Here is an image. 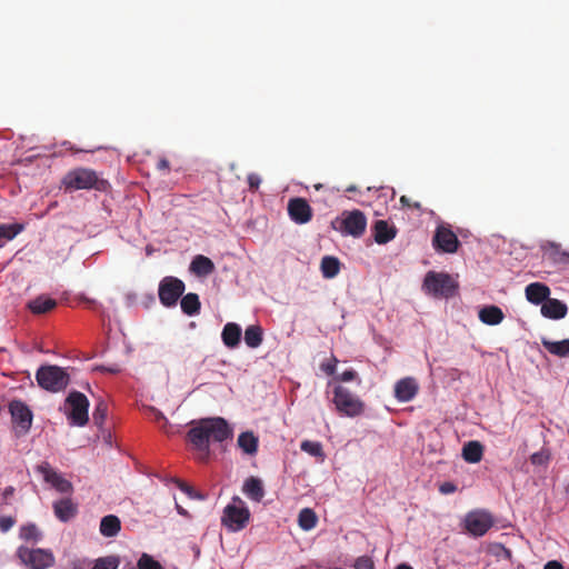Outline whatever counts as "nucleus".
I'll list each match as a JSON object with an SVG mask.
<instances>
[{
  "label": "nucleus",
  "instance_id": "obj_1",
  "mask_svg": "<svg viewBox=\"0 0 569 569\" xmlns=\"http://www.w3.org/2000/svg\"><path fill=\"white\" fill-rule=\"evenodd\" d=\"M231 437L232 429L229 423L220 417L193 421L187 433L188 440L200 453L201 460L208 459L210 455V443H222Z\"/></svg>",
  "mask_w": 569,
  "mask_h": 569
},
{
  "label": "nucleus",
  "instance_id": "obj_2",
  "mask_svg": "<svg viewBox=\"0 0 569 569\" xmlns=\"http://www.w3.org/2000/svg\"><path fill=\"white\" fill-rule=\"evenodd\" d=\"M61 184L66 191H77L83 189H96L99 191H104L109 186L108 181L101 179L94 170L82 167L68 171L63 176Z\"/></svg>",
  "mask_w": 569,
  "mask_h": 569
},
{
  "label": "nucleus",
  "instance_id": "obj_3",
  "mask_svg": "<svg viewBox=\"0 0 569 569\" xmlns=\"http://www.w3.org/2000/svg\"><path fill=\"white\" fill-rule=\"evenodd\" d=\"M332 392V403L340 416L356 418L363 415L366 403L348 388L338 385Z\"/></svg>",
  "mask_w": 569,
  "mask_h": 569
},
{
  "label": "nucleus",
  "instance_id": "obj_4",
  "mask_svg": "<svg viewBox=\"0 0 569 569\" xmlns=\"http://www.w3.org/2000/svg\"><path fill=\"white\" fill-rule=\"evenodd\" d=\"M422 289L436 298H450L457 293L458 282L446 272H427Z\"/></svg>",
  "mask_w": 569,
  "mask_h": 569
},
{
  "label": "nucleus",
  "instance_id": "obj_5",
  "mask_svg": "<svg viewBox=\"0 0 569 569\" xmlns=\"http://www.w3.org/2000/svg\"><path fill=\"white\" fill-rule=\"evenodd\" d=\"M36 380L40 388L56 393L67 388L70 377L67 371L59 366L44 365L37 370Z\"/></svg>",
  "mask_w": 569,
  "mask_h": 569
},
{
  "label": "nucleus",
  "instance_id": "obj_6",
  "mask_svg": "<svg viewBox=\"0 0 569 569\" xmlns=\"http://www.w3.org/2000/svg\"><path fill=\"white\" fill-rule=\"evenodd\" d=\"M250 519V511L244 501L239 497H233L232 501L223 509L221 523L231 531L242 530Z\"/></svg>",
  "mask_w": 569,
  "mask_h": 569
},
{
  "label": "nucleus",
  "instance_id": "obj_7",
  "mask_svg": "<svg viewBox=\"0 0 569 569\" xmlns=\"http://www.w3.org/2000/svg\"><path fill=\"white\" fill-rule=\"evenodd\" d=\"M332 227L345 236L359 238L366 231L367 219L360 210L345 211L341 219L332 222Z\"/></svg>",
  "mask_w": 569,
  "mask_h": 569
},
{
  "label": "nucleus",
  "instance_id": "obj_8",
  "mask_svg": "<svg viewBox=\"0 0 569 569\" xmlns=\"http://www.w3.org/2000/svg\"><path fill=\"white\" fill-rule=\"evenodd\" d=\"M67 417L70 425L83 427L89 421V400L79 391H71L66 398Z\"/></svg>",
  "mask_w": 569,
  "mask_h": 569
},
{
  "label": "nucleus",
  "instance_id": "obj_9",
  "mask_svg": "<svg viewBox=\"0 0 569 569\" xmlns=\"http://www.w3.org/2000/svg\"><path fill=\"white\" fill-rule=\"evenodd\" d=\"M465 529L473 537L485 536L495 525V518L491 512L485 509L469 511L463 520Z\"/></svg>",
  "mask_w": 569,
  "mask_h": 569
},
{
  "label": "nucleus",
  "instance_id": "obj_10",
  "mask_svg": "<svg viewBox=\"0 0 569 569\" xmlns=\"http://www.w3.org/2000/svg\"><path fill=\"white\" fill-rule=\"evenodd\" d=\"M17 556L23 565L32 569H48L54 565V556L50 550L20 547Z\"/></svg>",
  "mask_w": 569,
  "mask_h": 569
},
{
  "label": "nucleus",
  "instance_id": "obj_11",
  "mask_svg": "<svg viewBox=\"0 0 569 569\" xmlns=\"http://www.w3.org/2000/svg\"><path fill=\"white\" fill-rule=\"evenodd\" d=\"M184 291L182 280L174 277H164L159 284V299L164 307L176 306L178 299Z\"/></svg>",
  "mask_w": 569,
  "mask_h": 569
},
{
  "label": "nucleus",
  "instance_id": "obj_12",
  "mask_svg": "<svg viewBox=\"0 0 569 569\" xmlns=\"http://www.w3.org/2000/svg\"><path fill=\"white\" fill-rule=\"evenodd\" d=\"M37 471L41 473L44 481L50 483L57 491L61 493L72 492V483L58 473L49 462H42L37 466Z\"/></svg>",
  "mask_w": 569,
  "mask_h": 569
},
{
  "label": "nucleus",
  "instance_id": "obj_13",
  "mask_svg": "<svg viewBox=\"0 0 569 569\" xmlns=\"http://www.w3.org/2000/svg\"><path fill=\"white\" fill-rule=\"evenodd\" d=\"M287 209L290 219L297 224H306L313 217L312 208L305 198H291Z\"/></svg>",
  "mask_w": 569,
  "mask_h": 569
},
{
  "label": "nucleus",
  "instance_id": "obj_14",
  "mask_svg": "<svg viewBox=\"0 0 569 569\" xmlns=\"http://www.w3.org/2000/svg\"><path fill=\"white\" fill-rule=\"evenodd\" d=\"M9 411L12 417V421L21 429L23 432H28L32 425V411L30 408L21 400H12L9 403Z\"/></svg>",
  "mask_w": 569,
  "mask_h": 569
},
{
  "label": "nucleus",
  "instance_id": "obj_15",
  "mask_svg": "<svg viewBox=\"0 0 569 569\" xmlns=\"http://www.w3.org/2000/svg\"><path fill=\"white\" fill-rule=\"evenodd\" d=\"M433 244L438 250L447 253H455L457 252L460 242L451 229L440 226L437 228L433 236Z\"/></svg>",
  "mask_w": 569,
  "mask_h": 569
},
{
  "label": "nucleus",
  "instance_id": "obj_16",
  "mask_svg": "<svg viewBox=\"0 0 569 569\" xmlns=\"http://www.w3.org/2000/svg\"><path fill=\"white\" fill-rule=\"evenodd\" d=\"M542 259L552 264H567L569 252L563 250L559 243L547 241L541 244Z\"/></svg>",
  "mask_w": 569,
  "mask_h": 569
},
{
  "label": "nucleus",
  "instance_id": "obj_17",
  "mask_svg": "<svg viewBox=\"0 0 569 569\" xmlns=\"http://www.w3.org/2000/svg\"><path fill=\"white\" fill-rule=\"evenodd\" d=\"M419 385L412 377L400 379L395 385V397L400 402L411 401L418 393Z\"/></svg>",
  "mask_w": 569,
  "mask_h": 569
},
{
  "label": "nucleus",
  "instance_id": "obj_18",
  "mask_svg": "<svg viewBox=\"0 0 569 569\" xmlns=\"http://www.w3.org/2000/svg\"><path fill=\"white\" fill-rule=\"evenodd\" d=\"M567 312V306L558 299L548 298L541 306V315L549 319H562Z\"/></svg>",
  "mask_w": 569,
  "mask_h": 569
},
{
  "label": "nucleus",
  "instance_id": "obj_19",
  "mask_svg": "<svg viewBox=\"0 0 569 569\" xmlns=\"http://www.w3.org/2000/svg\"><path fill=\"white\" fill-rule=\"evenodd\" d=\"M526 298L529 302L539 305L543 303L550 295L548 286L541 282H532L526 287Z\"/></svg>",
  "mask_w": 569,
  "mask_h": 569
},
{
  "label": "nucleus",
  "instance_id": "obj_20",
  "mask_svg": "<svg viewBox=\"0 0 569 569\" xmlns=\"http://www.w3.org/2000/svg\"><path fill=\"white\" fill-rule=\"evenodd\" d=\"M242 492L252 501L260 502L264 497V488L261 479L249 477L244 480Z\"/></svg>",
  "mask_w": 569,
  "mask_h": 569
},
{
  "label": "nucleus",
  "instance_id": "obj_21",
  "mask_svg": "<svg viewBox=\"0 0 569 569\" xmlns=\"http://www.w3.org/2000/svg\"><path fill=\"white\" fill-rule=\"evenodd\" d=\"M372 231L375 241L379 244L388 243L395 239L397 234V229L395 227H390L385 220L376 221Z\"/></svg>",
  "mask_w": 569,
  "mask_h": 569
},
{
  "label": "nucleus",
  "instance_id": "obj_22",
  "mask_svg": "<svg viewBox=\"0 0 569 569\" xmlns=\"http://www.w3.org/2000/svg\"><path fill=\"white\" fill-rule=\"evenodd\" d=\"M53 510L59 520L67 522L76 516L77 506L71 501V499L64 498L53 503Z\"/></svg>",
  "mask_w": 569,
  "mask_h": 569
},
{
  "label": "nucleus",
  "instance_id": "obj_23",
  "mask_svg": "<svg viewBox=\"0 0 569 569\" xmlns=\"http://www.w3.org/2000/svg\"><path fill=\"white\" fill-rule=\"evenodd\" d=\"M221 338L224 346L231 349L236 348L240 343L241 339L240 326L234 322H228L222 329Z\"/></svg>",
  "mask_w": 569,
  "mask_h": 569
},
{
  "label": "nucleus",
  "instance_id": "obj_24",
  "mask_svg": "<svg viewBox=\"0 0 569 569\" xmlns=\"http://www.w3.org/2000/svg\"><path fill=\"white\" fill-rule=\"evenodd\" d=\"M483 457V446L479 441H469L463 445L462 458L469 463H478Z\"/></svg>",
  "mask_w": 569,
  "mask_h": 569
},
{
  "label": "nucleus",
  "instance_id": "obj_25",
  "mask_svg": "<svg viewBox=\"0 0 569 569\" xmlns=\"http://www.w3.org/2000/svg\"><path fill=\"white\" fill-rule=\"evenodd\" d=\"M503 318L502 310L497 306H487L479 311L480 321L489 326L499 325Z\"/></svg>",
  "mask_w": 569,
  "mask_h": 569
},
{
  "label": "nucleus",
  "instance_id": "obj_26",
  "mask_svg": "<svg viewBox=\"0 0 569 569\" xmlns=\"http://www.w3.org/2000/svg\"><path fill=\"white\" fill-rule=\"evenodd\" d=\"M190 270L197 276L204 277L213 272L214 264L208 257L199 254L191 261Z\"/></svg>",
  "mask_w": 569,
  "mask_h": 569
},
{
  "label": "nucleus",
  "instance_id": "obj_27",
  "mask_svg": "<svg viewBox=\"0 0 569 569\" xmlns=\"http://www.w3.org/2000/svg\"><path fill=\"white\" fill-rule=\"evenodd\" d=\"M121 529L120 519L114 515L104 516L100 521V533L111 538L118 535Z\"/></svg>",
  "mask_w": 569,
  "mask_h": 569
},
{
  "label": "nucleus",
  "instance_id": "obj_28",
  "mask_svg": "<svg viewBox=\"0 0 569 569\" xmlns=\"http://www.w3.org/2000/svg\"><path fill=\"white\" fill-rule=\"evenodd\" d=\"M56 306L57 301L46 296H39L28 303V308L31 310L32 313L36 315L49 312L50 310L54 309Z\"/></svg>",
  "mask_w": 569,
  "mask_h": 569
},
{
  "label": "nucleus",
  "instance_id": "obj_29",
  "mask_svg": "<svg viewBox=\"0 0 569 569\" xmlns=\"http://www.w3.org/2000/svg\"><path fill=\"white\" fill-rule=\"evenodd\" d=\"M541 343L551 355L561 358L569 357V339L551 341L549 339L542 338Z\"/></svg>",
  "mask_w": 569,
  "mask_h": 569
},
{
  "label": "nucleus",
  "instance_id": "obj_30",
  "mask_svg": "<svg viewBox=\"0 0 569 569\" xmlns=\"http://www.w3.org/2000/svg\"><path fill=\"white\" fill-rule=\"evenodd\" d=\"M239 448L247 455H256L258 451V438L251 431H246L238 437Z\"/></svg>",
  "mask_w": 569,
  "mask_h": 569
},
{
  "label": "nucleus",
  "instance_id": "obj_31",
  "mask_svg": "<svg viewBox=\"0 0 569 569\" xmlns=\"http://www.w3.org/2000/svg\"><path fill=\"white\" fill-rule=\"evenodd\" d=\"M180 307L182 312L188 316H194L199 313L201 307L199 296L193 292L187 293L186 296L182 297L180 301Z\"/></svg>",
  "mask_w": 569,
  "mask_h": 569
},
{
  "label": "nucleus",
  "instance_id": "obj_32",
  "mask_svg": "<svg viewBox=\"0 0 569 569\" xmlns=\"http://www.w3.org/2000/svg\"><path fill=\"white\" fill-rule=\"evenodd\" d=\"M320 269L325 278H335L340 271V261L336 257L326 256L321 260Z\"/></svg>",
  "mask_w": 569,
  "mask_h": 569
},
{
  "label": "nucleus",
  "instance_id": "obj_33",
  "mask_svg": "<svg viewBox=\"0 0 569 569\" xmlns=\"http://www.w3.org/2000/svg\"><path fill=\"white\" fill-rule=\"evenodd\" d=\"M263 340L262 328L258 325L247 327L244 331V342L249 348H258Z\"/></svg>",
  "mask_w": 569,
  "mask_h": 569
},
{
  "label": "nucleus",
  "instance_id": "obj_34",
  "mask_svg": "<svg viewBox=\"0 0 569 569\" xmlns=\"http://www.w3.org/2000/svg\"><path fill=\"white\" fill-rule=\"evenodd\" d=\"M318 517L316 512L310 508H303L298 516V525L305 530L309 531L317 526Z\"/></svg>",
  "mask_w": 569,
  "mask_h": 569
},
{
  "label": "nucleus",
  "instance_id": "obj_35",
  "mask_svg": "<svg viewBox=\"0 0 569 569\" xmlns=\"http://www.w3.org/2000/svg\"><path fill=\"white\" fill-rule=\"evenodd\" d=\"M20 538L26 541L37 542L41 539V533L36 525L29 523L20 528Z\"/></svg>",
  "mask_w": 569,
  "mask_h": 569
},
{
  "label": "nucleus",
  "instance_id": "obj_36",
  "mask_svg": "<svg viewBox=\"0 0 569 569\" xmlns=\"http://www.w3.org/2000/svg\"><path fill=\"white\" fill-rule=\"evenodd\" d=\"M120 559L117 556L98 558L91 569H118Z\"/></svg>",
  "mask_w": 569,
  "mask_h": 569
},
{
  "label": "nucleus",
  "instance_id": "obj_37",
  "mask_svg": "<svg viewBox=\"0 0 569 569\" xmlns=\"http://www.w3.org/2000/svg\"><path fill=\"white\" fill-rule=\"evenodd\" d=\"M300 448L312 457H325L322 445L318 441L305 440L301 442Z\"/></svg>",
  "mask_w": 569,
  "mask_h": 569
},
{
  "label": "nucleus",
  "instance_id": "obj_38",
  "mask_svg": "<svg viewBox=\"0 0 569 569\" xmlns=\"http://www.w3.org/2000/svg\"><path fill=\"white\" fill-rule=\"evenodd\" d=\"M172 481L177 485V487L184 492L190 499H197V500H204L206 496L200 493L199 491L194 490L190 485L187 482L180 480V479H172Z\"/></svg>",
  "mask_w": 569,
  "mask_h": 569
},
{
  "label": "nucleus",
  "instance_id": "obj_39",
  "mask_svg": "<svg viewBox=\"0 0 569 569\" xmlns=\"http://www.w3.org/2000/svg\"><path fill=\"white\" fill-rule=\"evenodd\" d=\"M108 406L103 400H99L94 407L92 418L97 426H102L106 420Z\"/></svg>",
  "mask_w": 569,
  "mask_h": 569
},
{
  "label": "nucleus",
  "instance_id": "obj_40",
  "mask_svg": "<svg viewBox=\"0 0 569 569\" xmlns=\"http://www.w3.org/2000/svg\"><path fill=\"white\" fill-rule=\"evenodd\" d=\"M139 569H162L161 565L151 556L143 553L138 561Z\"/></svg>",
  "mask_w": 569,
  "mask_h": 569
},
{
  "label": "nucleus",
  "instance_id": "obj_41",
  "mask_svg": "<svg viewBox=\"0 0 569 569\" xmlns=\"http://www.w3.org/2000/svg\"><path fill=\"white\" fill-rule=\"evenodd\" d=\"M550 460V455L546 450L535 452L530 457V461L535 466H546Z\"/></svg>",
  "mask_w": 569,
  "mask_h": 569
},
{
  "label": "nucleus",
  "instance_id": "obj_42",
  "mask_svg": "<svg viewBox=\"0 0 569 569\" xmlns=\"http://www.w3.org/2000/svg\"><path fill=\"white\" fill-rule=\"evenodd\" d=\"M355 569H375V562L369 556L358 557L353 565Z\"/></svg>",
  "mask_w": 569,
  "mask_h": 569
},
{
  "label": "nucleus",
  "instance_id": "obj_43",
  "mask_svg": "<svg viewBox=\"0 0 569 569\" xmlns=\"http://www.w3.org/2000/svg\"><path fill=\"white\" fill-rule=\"evenodd\" d=\"M153 420L159 425L163 432H169L167 427L169 426L168 419L158 409L152 408Z\"/></svg>",
  "mask_w": 569,
  "mask_h": 569
},
{
  "label": "nucleus",
  "instance_id": "obj_44",
  "mask_svg": "<svg viewBox=\"0 0 569 569\" xmlns=\"http://www.w3.org/2000/svg\"><path fill=\"white\" fill-rule=\"evenodd\" d=\"M16 523V519L10 516L0 517V531H9Z\"/></svg>",
  "mask_w": 569,
  "mask_h": 569
},
{
  "label": "nucleus",
  "instance_id": "obj_45",
  "mask_svg": "<svg viewBox=\"0 0 569 569\" xmlns=\"http://www.w3.org/2000/svg\"><path fill=\"white\" fill-rule=\"evenodd\" d=\"M247 181L249 184V189L251 191H256V190H258V188L261 183V178L257 173H249L247 177Z\"/></svg>",
  "mask_w": 569,
  "mask_h": 569
},
{
  "label": "nucleus",
  "instance_id": "obj_46",
  "mask_svg": "<svg viewBox=\"0 0 569 569\" xmlns=\"http://www.w3.org/2000/svg\"><path fill=\"white\" fill-rule=\"evenodd\" d=\"M337 359L335 357H332V359L328 362H322L321 363V370L327 373L328 376H332L335 372H336V363H337Z\"/></svg>",
  "mask_w": 569,
  "mask_h": 569
},
{
  "label": "nucleus",
  "instance_id": "obj_47",
  "mask_svg": "<svg viewBox=\"0 0 569 569\" xmlns=\"http://www.w3.org/2000/svg\"><path fill=\"white\" fill-rule=\"evenodd\" d=\"M456 490H457V486L453 482H451V481L442 482L439 486V491L442 495H450V493H453Z\"/></svg>",
  "mask_w": 569,
  "mask_h": 569
},
{
  "label": "nucleus",
  "instance_id": "obj_48",
  "mask_svg": "<svg viewBox=\"0 0 569 569\" xmlns=\"http://www.w3.org/2000/svg\"><path fill=\"white\" fill-rule=\"evenodd\" d=\"M358 377L357 372L353 369H348L343 371L337 379L343 382H348L355 380Z\"/></svg>",
  "mask_w": 569,
  "mask_h": 569
},
{
  "label": "nucleus",
  "instance_id": "obj_49",
  "mask_svg": "<svg viewBox=\"0 0 569 569\" xmlns=\"http://www.w3.org/2000/svg\"><path fill=\"white\" fill-rule=\"evenodd\" d=\"M400 203L403 207L413 208V209H417V210L421 209L420 202H411L410 198H408L407 196H401L400 197Z\"/></svg>",
  "mask_w": 569,
  "mask_h": 569
},
{
  "label": "nucleus",
  "instance_id": "obj_50",
  "mask_svg": "<svg viewBox=\"0 0 569 569\" xmlns=\"http://www.w3.org/2000/svg\"><path fill=\"white\" fill-rule=\"evenodd\" d=\"M96 370H100V371L109 372V373H113V375L120 372V368L118 366H113V367L99 366L96 368Z\"/></svg>",
  "mask_w": 569,
  "mask_h": 569
},
{
  "label": "nucleus",
  "instance_id": "obj_51",
  "mask_svg": "<svg viewBox=\"0 0 569 569\" xmlns=\"http://www.w3.org/2000/svg\"><path fill=\"white\" fill-rule=\"evenodd\" d=\"M543 569H563V566L557 560H551L545 565Z\"/></svg>",
  "mask_w": 569,
  "mask_h": 569
},
{
  "label": "nucleus",
  "instance_id": "obj_52",
  "mask_svg": "<svg viewBox=\"0 0 569 569\" xmlns=\"http://www.w3.org/2000/svg\"><path fill=\"white\" fill-rule=\"evenodd\" d=\"M14 493V488L12 486H9L7 488H4V490L2 491V499L4 502H7V500L13 496Z\"/></svg>",
  "mask_w": 569,
  "mask_h": 569
},
{
  "label": "nucleus",
  "instance_id": "obj_53",
  "mask_svg": "<svg viewBox=\"0 0 569 569\" xmlns=\"http://www.w3.org/2000/svg\"><path fill=\"white\" fill-rule=\"evenodd\" d=\"M176 509H177L179 515H181L183 517H187V518H190L189 512L184 508H182L180 505L176 503Z\"/></svg>",
  "mask_w": 569,
  "mask_h": 569
},
{
  "label": "nucleus",
  "instance_id": "obj_54",
  "mask_svg": "<svg viewBox=\"0 0 569 569\" xmlns=\"http://www.w3.org/2000/svg\"><path fill=\"white\" fill-rule=\"evenodd\" d=\"M158 169L160 170H164V169H168L169 168V162L168 160L166 159H160L158 164H157Z\"/></svg>",
  "mask_w": 569,
  "mask_h": 569
},
{
  "label": "nucleus",
  "instance_id": "obj_55",
  "mask_svg": "<svg viewBox=\"0 0 569 569\" xmlns=\"http://www.w3.org/2000/svg\"><path fill=\"white\" fill-rule=\"evenodd\" d=\"M396 569H413V568L407 563H401V565L397 566Z\"/></svg>",
  "mask_w": 569,
  "mask_h": 569
},
{
  "label": "nucleus",
  "instance_id": "obj_56",
  "mask_svg": "<svg viewBox=\"0 0 569 569\" xmlns=\"http://www.w3.org/2000/svg\"><path fill=\"white\" fill-rule=\"evenodd\" d=\"M194 553H196V557H199L200 555V549L198 547H194Z\"/></svg>",
  "mask_w": 569,
  "mask_h": 569
},
{
  "label": "nucleus",
  "instance_id": "obj_57",
  "mask_svg": "<svg viewBox=\"0 0 569 569\" xmlns=\"http://www.w3.org/2000/svg\"><path fill=\"white\" fill-rule=\"evenodd\" d=\"M348 191H355V188L353 187H350L347 189Z\"/></svg>",
  "mask_w": 569,
  "mask_h": 569
}]
</instances>
